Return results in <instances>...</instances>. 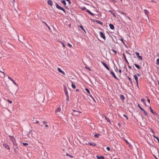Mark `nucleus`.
Masks as SVG:
<instances>
[{
	"mask_svg": "<svg viewBox=\"0 0 159 159\" xmlns=\"http://www.w3.org/2000/svg\"><path fill=\"white\" fill-rule=\"evenodd\" d=\"M13 148L14 150V152L16 153L18 152L19 147L18 146L17 143L16 142L13 143Z\"/></svg>",
	"mask_w": 159,
	"mask_h": 159,
	"instance_id": "obj_1",
	"label": "nucleus"
},
{
	"mask_svg": "<svg viewBox=\"0 0 159 159\" xmlns=\"http://www.w3.org/2000/svg\"><path fill=\"white\" fill-rule=\"evenodd\" d=\"M55 5L57 8L62 11L64 13H66L65 10L63 7L60 6L57 3H56Z\"/></svg>",
	"mask_w": 159,
	"mask_h": 159,
	"instance_id": "obj_2",
	"label": "nucleus"
},
{
	"mask_svg": "<svg viewBox=\"0 0 159 159\" xmlns=\"http://www.w3.org/2000/svg\"><path fill=\"white\" fill-rule=\"evenodd\" d=\"M8 136L10 140L13 143L16 142V139L13 136L9 135Z\"/></svg>",
	"mask_w": 159,
	"mask_h": 159,
	"instance_id": "obj_3",
	"label": "nucleus"
},
{
	"mask_svg": "<svg viewBox=\"0 0 159 159\" xmlns=\"http://www.w3.org/2000/svg\"><path fill=\"white\" fill-rule=\"evenodd\" d=\"M74 113H73L72 114L74 115L78 116L79 115L80 113H81V112L75 111V110H73Z\"/></svg>",
	"mask_w": 159,
	"mask_h": 159,
	"instance_id": "obj_4",
	"label": "nucleus"
},
{
	"mask_svg": "<svg viewBox=\"0 0 159 159\" xmlns=\"http://www.w3.org/2000/svg\"><path fill=\"white\" fill-rule=\"evenodd\" d=\"M102 63V65L104 66V67L108 70L110 71L109 68V67L106 64L103 62V61H101Z\"/></svg>",
	"mask_w": 159,
	"mask_h": 159,
	"instance_id": "obj_5",
	"label": "nucleus"
},
{
	"mask_svg": "<svg viewBox=\"0 0 159 159\" xmlns=\"http://www.w3.org/2000/svg\"><path fill=\"white\" fill-rule=\"evenodd\" d=\"M100 36L102 38H103L104 40H105L106 37L104 34L102 32H100Z\"/></svg>",
	"mask_w": 159,
	"mask_h": 159,
	"instance_id": "obj_6",
	"label": "nucleus"
},
{
	"mask_svg": "<svg viewBox=\"0 0 159 159\" xmlns=\"http://www.w3.org/2000/svg\"><path fill=\"white\" fill-rule=\"evenodd\" d=\"M57 70L59 72L61 73L62 74L64 75H66V74L64 71L62 70L60 68H57Z\"/></svg>",
	"mask_w": 159,
	"mask_h": 159,
	"instance_id": "obj_7",
	"label": "nucleus"
},
{
	"mask_svg": "<svg viewBox=\"0 0 159 159\" xmlns=\"http://www.w3.org/2000/svg\"><path fill=\"white\" fill-rule=\"evenodd\" d=\"M3 147H4L6 149H8L9 150H10V148L9 146L7 144L3 143Z\"/></svg>",
	"mask_w": 159,
	"mask_h": 159,
	"instance_id": "obj_8",
	"label": "nucleus"
},
{
	"mask_svg": "<svg viewBox=\"0 0 159 159\" xmlns=\"http://www.w3.org/2000/svg\"><path fill=\"white\" fill-rule=\"evenodd\" d=\"M110 74L112 75V76L115 79H117V78L115 73L112 71H110Z\"/></svg>",
	"mask_w": 159,
	"mask_h": 159,
	"instance_id": "obj_9",
	"label": "nucleus"
},
{
	"mask_svg": "<svg viewBox=\"0 0 159 159\" xmlns=\"http://www.w3.org/2000/svg\"><path fill=\"white\" fill-rule=\"evenodd\" d=\"M134 79L136 81V84H137V85H138V77L137 75H134Z\"/></svg>",
	"mask_w": 159,
	"mask_h": 159,
	"instance_id": "obj_10",
	"label": "nucleus"
},
{
	"mask_svg": "<svg viewBox=\"0 0 159 159\" xmlns=\"http://www.w3.org/2000/svg\"><path fill=\"white\" fill-rule=\"evenodd\" d=\"M70 81L71 82V83L72 87L73 88V89H75L76 88V86L75 84L72 81L70 80Z\"/></svg>",
	"mask_w": 159,
	"mask_h": 159,
	"instance_id": "obj_11",
	"label": "nucleus"
},
{
	"mask_svg": "<svg viewBox=\"0 0 159 159\" xmlns=\"http://www.w3.org/2000/svg\"><path fill=\"white\" fill-rule=\"evenodd\" d=\"M8 78L11 81H12V82H13V83L15 85H16L17 86V84H16V83L15 82V81H14V80L12 78H11V77L8 76Z\"/></svg>",
	"mask_w": 159,
	"mask_h": 159,
	"instance_id": "obj_12",
	"label": "nucleus"
},
{
	"mask_svg": "<svg viewBox=\"0 0 159 159\" xmlns=\"http://www.w3.org/2000/svg\"><path fill=\"white\" fill-rule=\"evenodd\" d=\"M88 144L90 145L91 146H96V144L94 143H91L89 142L88 143Z\"/></svg>",
	"mask_w": 159,
	"mask_h": 159,
	"instance_id": "obj_13",
	"label": "nucleus"
},
{
	"mask_svg": "<svg viewBox=\"0 0 159 159\" xmlns=\"http://www.w3.org/2000/svg\"><path fill=\"white\" fill-rule=\"evenodd\" d=\"M43 23L45 24V25L50 30H51L50 27L48 25L46 22L43 21Z\"/></svg>",
	"mask_w": 159,
	"mask_h": 159,
	"instance_id": "obj_14",
	"label": "nucleus"
},
{
	"mask_svg": "<svg viewBox=\"0 0 159 159\" xmlns=\"http://www.w3.org/2000/svg\"><path fill=\"white\" fill-rule=\"evenodd\" d=\"M48 3L49 5L51 6L52 5V1L51 0H48Z\"/></svg>",
	"mask_w": 159,
	"mask_h": 159,
	"instance_id": "obj_15",
	"label": "nucleus"
},
{
	"mask_svg": "<svg viewBox=\"0 0 159 159\" xmlns=\"http://www.w3.org/2000/svg\"><path fill=\"white\" fill-rule=\"evenodd\" d=\"M141 111H142L143 112V114H144L146 116H148V114L144 110V109H142Z\"/></svg>",
	"mask_w": 159,
	"mask_h": 159,
	"instance_id": "obj_16",
	"label": "nucleus"
},
{
	"mask_svg": "<svg viewBox=\"0 0 159 159\" xmlns=\"http://www.w3.org/2000/svg\"><path fill=\"white\" fill-rule=\"evenodd\" d=\"M86 11L92 16H94V14L89 10L87 9Z\"/></svg>",
	"mask_w": 159,
	"mask_h": 159,
	"instance_id": "obj_17",
	"label": "nucleus"
},
{
	"mask_svg": "<svg viewBox=\"0 0 159 159\" xmlns=\"http://www.w3.org/2000/svg\"><path fill=\"white\" fill-rule=\"evenodd\" d=\"M64 91L65 94H66V96L69 95L68 92H67V89L66 88H64Z\"/></svg>",
	"mask_w": 159,
	"mask_h": 159,
	"instance_id": "obj_18",
	"label": "nucleus"
},
{
	"mask_svg": "<svg viewBox=\"0 0 159 159\" xmlns=\"http://www.w3.org/2000/svg\"><path fill=\"white\" fill-rule=\"evenodd\" d=\"M109 26L110 28L111 29H112V30H114V26L112 24H110L109 25Z\"/></svg>",
	"mask_w": 159,
	"mask_h": 159,
	"instance_id": "obj_19",
	"label": "nucleus"
},
{
	"mask_svg": "<svg viewBox=\"0 0 159 159\" xmlns=\"http://www.w3.org/2000/svg\"><path fill=\"white\" fill-rule=\"evenodd\" d=\"M61 111V108L60 107H58L55 111L56 112H60Z\"/></svg>",
	"mask_w": 159,
	"mask_h": 159,
	"instance_id": "obj_20",
	"label": "nucleus"
},
{
	"mask_svg": "<svg viewBox=\"0 0 159 159\" xmlns=\"http://www.w3.org/2000/svg\"><path fill=\"white\" fill-rule=\"evenodd\" d=\"M124 140L126 142V143H127L129 146L130 147L131 146V144L128 142V141L125 139H124Z\"/></svg>",
	"mask_w": 159,
	"mask_h": 159,
	"instance_id": "obj_21",
	"label": "nucleus"
},
{
	"mask_svg": "<svg viewBox=\"0 0 159 159\" xmlns=\"http://www.w3.org/2000/svg\"><path fill=\"white\" fill-rule=\"evenodd\" d=\"M93 16V18H98L99 17V15H96L95 14H94V16Z\"/></svg>",
	"mask_w": 159,
	"mask_h": 159,
	"instance_id": "obj_22",
	"label": "nucleus"
},
{
	"mask_svg": "<svg viewBox=\"0 0 159 159\" xmlns=\"http://www.w3.org/2000/svg\"><path fill=\"white\" fill-rule=\"evenodd\" d=\"M61 2L65 6H66V2L65 0H63L62 1H61Z\"/></svg>",
	"mask_w": 159,
	"mask_h": 159,
	"instance_id": "obj_23",
	"label": "nucleus"
},
{
	"mask_svg": "<svg viewBox=\"0 0 159 159\" xmlns=\"http://www.w3.org/2000/svg\"><path fill=\"white\" fill-rule=\"evenodd\" d=\"M120 98L123 100H124L125 99V97L123 95H120Z\"/></svg>",
	"mask_w": 159,
	"mask_h": 159,
	"instance_id": "obj_24",
	"label": "nucleus"
},
{
	"mask_svg": "<svg viewBox=\"0 0 159 159\" xmlns=\"http://www.w3.org/2000/svg\"><path fill=\"white\" fill-rule=\"evenodd\" d=\"M81 28V29L84 32H85V33H86V32L85 30H84V29L83 28V26L81 25H80L79 26Z\"/></svg>",
	"mask_w": 159,
	"mask_h": 159,
	"instance_id": "obj_25",
	"label": "nucleus"
},
{
	"mask_svg": "<svg viewBox=\"0 0 159 159\" xmlns=\"http://www.w3.org/2000/svg\"><path fill=\"white\" fill-rule=\"evenodd\" d=\"M99 134H94V136L95 138H98L99 137Z\"/></svg>",
	"mask_w": 159,
	"mask_h": 159,
	"instance_id": "obj_26",
	"label": "nucleus"
},
{
	"mask_svg": "<svg viewBox=\"0 0 159 159\" xmlns=\"http://www.w3.org/2000/svg\"><path fill=\"white\" fill-rule=\"evenodd\" d=\"M135 66L138 69H140V66H139L137 65V64H134Z\"/></svg>",
	"mask_w": 159,
	"mask_h": 159,
	"instance_id": "obj_27",
	"label": "nucleus"
},
{
	"mask_svg": "<svg viewBox=\"0 0 159 159\" xmlns=\"http://www.w3.org/2000/svg\"><path fill=\"white\" fill-rule=\"evenodd\" d=\"M22 144L25 147H27L29 145L27 143H23Z\"/></svg>",
	"mask_w": 159,
	"mask_h": 159,
	"instance_id": "obj_28",
	"label": "nucleus"
},
{
	"mask_svg": "<svg viewBox=\"0 0 159 159\" xmlns=\"http://www.w3.org/2000/svg\"><path fill=\"white\" fill-rule=\"evenodd\" d=\"M85 90L87 91V92L89 94H90V91L87 88H85Z\"/></svg>",
	"mask_w": 159,
	"mask_h": 159,
	"instance_id": "obj_29",
	"label": "nucleus"
},
{
	"mask_svg": "<svg viewBox=\"0 0 159 159\" xmlns=\"http://www.w3.org/2000/svg\"><path fill=\"white\" fill-rule=\"evenodd\" d=\"M105 117L106 120L108 122H109V123L111 122V121L108 118H107L105 116Z\"/></svg>",
	"mask_w": 159,
	"mask_h": 159,
	"instance_id": "obj_30",
	"label": "nucleus"
},
{
	"mask_svg": "<svg viewBox=\"0 0 159 159\" xmlns=\"http://www.w3.org/2000/svg\"><path fill=\"white\" fill-rule=\"evenodd\" d=\"M156 64L157 65H159V58H158L157 60Z\"/></svg>",
	"mask_w": 159,
	"mask_h": 159,
	"instance_id": "obj_31",
	"label": "nucleus"
},
{
	"mask_svg": "<svg viewBox=\"0 0 159 159\" xmlns=\"http://www.w3.org/2000/svg\"><path fill=\"white\" fill-rule=\"evenodd\" d=\"M123 56H124V59H125V61L127 62H128V61H127V59L126 58V57H125V54H123Z\"/></svg>",
	"mask_w": 159,
	"mask_h": 159,
	"instance_id": "obj_32",
	"label": "nucleus"
},
{
	"mask_svg": "<svg viewBox=\"0 0 159 159\" xmlns=\"http://www.w3.org/2000/svg\"><path fill=\"white\" fill-rule=\"evenodd\" d=\"M141 101L144 103V104H145V100L144 98H142L141 100Z\"/></svg>",
	"mask_w": 159,
	"mask_h": 159,
	"instance_id": "obj_33",
	"label": "nucleus"
},
{
	"mask_svg": "<svg viewBox=\"0 0 159 159\" xmlns=\"http://www.w3.org/2000/svg\"><path fill=\"white\" fill-rule=\"evenodd\" d=\"M93 20V22H96L99 24V20Z\"/></svg>",
	"mask_w": 159,
	"mask_h": 159,
	"instance_id": "obj_34",
	"label": "nucleus"
},
{
	"mask_svg": "<svg viewBox=\"0 0 159 159\" xmlns=\"http://www.w3.org/2000/svg\"><path fill=\"white\" fill-rule=\"evenodd\" d=\"M66 155L67 156H69V157H70L71 158H73V156H71V155L68 154L67 153L66 154Z\"/></svg>",
	"mask_w": 159,
	"mask_h": 159,
	"instance_id": "obj_35",
	"label": "nucleus"
},
{
	"mask_svg": "<svg viewBox=\"0 0 159 159\" xmlns=\"http://www.w3.org/2000/svg\"><path fill=\"white\" fill-rule=\"evenodd\" d=\"M144 11L145 14H148V13H149V11L148 10H144Z\"/></svg>",
	"mask_w": 159,
	"mask_h": 159,
	"instance_id": "obj_36",
	"label": "nucleus"
},
{
	"mask_svg": "<svg viewBox=\"0 0 159 159\" xmlns=\"http://www.w3.org/2000/svg\"><path fill=\"white\" fill-rule=\"evenodd\" d=\"M81 9L83 10V11H85V10H87V9L85 7H83Z\"/></svg>",
	"mask_w": 159,
	"mask_h": 159,
	"instance_id": "obj_37",
	"label": "nucleus"
},
{
	"mask_svg": "<svg viewBox=\"0 0 159 159\" xmlns=\"http://www.w3.org/2000/svg\"><path fill=\"white\" fill-rule=\"evenodd\" d=\"M120 40L125 45V43L123 40V39L122 38H121Z\"/></svg>",
	"mask_w": 159,
	"mask_h": 159,
	"instance_id": "obj_38",
	"label": "nucleus"
},
{
	"mask_svg": "<svg viewBox=\"0 0 159 159\" xmlns=\"http://www.w3.org/2000/svg\"><path fill=\"white\" fill-rule=\"evenodd\" d=\"M135 53L136 54V55L138 57L139 56V52H135Z\"/></svg>",
	"mask_w": 159,
	"mask_h": 159,
	"instance_id": "obj_39",
	"label": "nucleus"
},
{
	"mask_svg": "<svg viewBox=\"0 0 159 159\" xmlns=\"http://www.w3.org/2000/svg\"><path fill=\"white\" fill-rule=\"evenodd\" d=\"M138 106L141 110L143 109L140 106L139 104H138Z\"/></svg>",
	"mask_w": 159,
	"mask_h": 159,
	"instance_id": "obj_40",
	"label": "nucleus"
},
{
	"mask_svg": "<svg viewBox=\"0 0 159 159\" xmlns=\"http://www.w3.org/2000/svg\"><path fill=\"white\" fill-rule=\"evenodd\" d=\"M66 1L68 2L69 4H71V2L70 0H66Z\"/></svg>",
	"mask_w": 159,
	"mask_h": 159,
	"instance_id": "obj_41",
	"label": "nucleus"
},
{
	"mask_svg": "<svg viewBox=\"0 0 159 159\" xmlns=\"http://www.w3.org/2000/svg\"><path fill=\"white\" fill-rule=\"evenodd\" d=\"M105 157L102 156H100V159H105Z\"/></svg>",
	"mask_w": 159,
	"mask_h": 159,
	"instance_id": "obj_42",
	"label": "nucleus"
},
{
	"mask_svg": "<svg viewBox=\"0 0 159 159\" xmlns=\"http://www.w3.org/2000/svg\"><path fill=\"white\" fill-rule=\"evenodd\" d=\"M123 116L125 117L126 118V119L127 120H128V117H127V116L125 114H123Z\"/></svg>",
	"mask_w": 159,
	"mask_h": 159,
	"instance_id": "obj_43",
	"label": "nucleus"
},
{
	"mask_svg": "<svg viewBox=\"0 0 159 159\" xmlns=\"http://www.w3.org/2000/svg\"><path fill=\"white\" fill-rule=\"evenodd\" d=\"M66 100H67V101H69V95L68 96H66Z\"/></svg>",
	"mask_w": 159,
	"mask_h": 159,
	"instance_id": "obj_44",
	"label": "nucleus"
},
{
	"mask_svg": "<svg viewBox=\"0 0 159 159\" xmlns=\"http://www.w3.org/2000/svg\"><path fill=\"white\" fill-rule=\"evenodd\" d=\"M141 60H142V57L141 56H139L138 57Z\"/></svg>",
	"mask_w": 159,
	"mask_h": 159,
	"instance_id": "obj_45",
	"label": "nucleus"
},
{
	"mask_svg": "<svg viewBox=\"0 0 159 159\" xmlns=\"http://www.w3.org/2000/svg\"><path fill=\"white\" fill-rule=\"evenodd\" d=\"M112 51L113 52H114L115 54H116V51L115 50H114V49H112Z\"/></svg>",
	"mask_w": 159,
	"mask_h": 159,
	"instance_id": "obj_46",
	"label": "nucleus"
},
{
	"mask_svg": "<svg viewBox=\"0 0 159 159\" xmlns=\"http://www.w3.org/2000/svg\"><path fill=\"white\" fill-rule=\"evenodd\" d=\"M68 44L70 47H71L72 45L69 43H68Z\"/></svg>",
	"mask_w": 159,
	"mask_h": 159,
	"instance_id": "obj_47",
	"label": "nucleus"
},
{
	"mask_svg": "<svg viewBox=\"0 0 159 159\" xmlns=\"http://www.w3.org/2000/svg\"><path fill=\"white\" fill-rule=\"evenodd\" d=\"M128 79L129 81L131 82V83H132V80L129 77H128Z\"/></svg>",
	"mask_w": 159,
	"mask_h": 159,
	"instance_id": "obj_48",
	"label": "nucleus"
},
{
	"mask_svg": "<svg viewBox=\"0 0 159 159\" xmlns=\"http://www.w3.org/2000/svg\"><path fill=\"white\" fill-rule=\"evenodd\" d=\"M107 149L108 151H109L110 150V148L109 147H107Z\"/></svg>",
	"mask_w": 159,
	"mask_h": 159,
	"instance_id": "obj_49",
	"label": "nucleus"
},
{
	"mask_svg": "<svg viewBox=\"0 0 159 159\" xmlns=\"http://www.w3.org/2000/svg\"><path fill=\"white\" fill-rule=\"evenodd\" d=\"M149 108L150 109V110H151V111L153 113V111L152 110V109L151 107H149Z\"/></svg>",
	"mask_w": 159,
	"mask_h": 159,
	"instance_id": "obj_50",
	"label": "nucleus"
},
{
	"mask_svg": "<svg viewBox=\"0 0 159 159\" xmlns=\"http://www.w3.org/2000/svg\"><path fill=\"white\" fill-rule=\"evenodd\" d=\"M7 101L11 104L12 103V101H11V100H8Z\"/></svg>",
	"mask_w": 159,
	"mask_h": 159,
	"instance_id": "obj_51",
	"label": "nucleus"
},
{
	"mask_svg": "<svg viewBox=\"0 0 159 159\" xmlns=\"http://www.w3.org/2000/svg\"><path fill=\"white\" fill-rule=\"evenodd\" d=\"M43 123L44 124H46L47 123V122L46 121H43Z\"/></svg>",
	"mask_w": 159,
	"mask_h": 159,
	"instance_id": "obj_52",
	"label": "nucleus"
},
{
	"mask_svg": "<svg viewBox=\"0 0 159 159\" xmlns=\"http://www.w3.org/2000/svg\"><path fill=\"white\" fill-rule=\"evenodd\" d=\"M85 67L86 68H87V69H89V70H90V69L89 68V67H87V66H85Z\"/></svg>",
	"mask_w": 159,
	"mask_h": 159,
	"instance_id": "obj_53",
	"label": "nucleus"
},
{
	"mask_svg": "<svg viewBox=\"0 0 159 159\" xmlns=\"http://www.w3.org/2000/svg\"><path fill=\"white\" fill-rule=\"evenodd\" d=\"M62 44V47H65V44L63 43V42H61Z\"/></svg>",
	"mask_w": 159,
	"mask_h": 159,
	"instance_id": "obj_54",
	"label": "nucleus"
},
{
	"mask_svg": "<svg viewBox=\"0 0 159 159\" xmlns=\"http://www.w3.org/2000/svg\"><path fill=\"white\" fill-rule=\"evenodd\" d=\"M153 136L154 138H156V139H157V138H158L155 135H153Z\"/></svg>",
	"mask_w": 159,
	"mask_h": 159,
	"instance_id": "obj_55",
	"label": "nucleus"
},
{
	"mask_svg": "<svg viewBox=\"0 0 159 159\" xmlns=\"http://www.w3.org/2000/svg\"><path fill=\"white\" fill-rule=\"evenodd\" d=\"M97 157L98 159H99V155H97Z\"/></svg>",
	"mask_w": 159,
	"mask_h": 159,
	"instance_id": "obj_56",
	"label": "nucleus"
},
{
	"mask_svg": "<svg viewBox=\"0 0 159 159\" xmlns=\"http://www.w3.org/2000/svg\"><path fill=\"white\" fill-rule=\"evenodd\" d=\"M2 73L3 74V76L4 77H5V73L4 72H3Z\"/></svg>",
	"mask_w": 159,
	"mask_h": 159,
	"instance_id": "obj_57",
	"label": "nucleus"
},
{
	"mask_svg": "<svg viewBox=\"0 0 159 159\" xmlns=\"http://www.w3.org/2000/svg\"><path fill=\"white\" fill-rule=\"evenodd\" d=\"M89 96H90L91 98H92L93 99L92 95L90 94H90H89Z\"/></svg>",
	"mask_w": 159,
	"mask_h": 159,
	"instance_id": "obj_58",
	"label": "nucleus"
},
{
	"mask_svg": "<svg viewBox=\"0 0 159 159\" xmlns=\"http://www.w3.org/2000/svg\"><path fill=\"white\" fill-rule=\"evenodd\" d=\"M136 75H137V76H140V74H139V73H137V74Z\"/></svg>",
	"mask_w": 159,
	"mask_h": 159,
	"instance_id": "obj_59",
	"label": "nucleus"
},
{
	"mask_svg": "<svg viewBox=\"0 0 159 159\" xmlns=\"http://www.w3.org/2000/svg\"><path fill=\"white\" fill-rule=\"evenodd\" d=\"M39 123V121H38V120H37L36 121V122H35V123L36 124H38Z\"/></svg>",
	"mask_w": 159,
	"mask_h": 159,
	"instance_id": "obj_60",
	"label": "nucleus"
},
{
	"mask_svg": "<svg viewBox=\"0 0 159 159\" xmlns=\"http://www.w3.org/2000/svg\"><path fill=\"white\" fill-rule=\"evenodd\" d=\"M45 127H49V126L48 125H44Z\"/></svg>",
	"mask_w": 159,
	"mask_h": 159,
	"instance_id": "obj_61",
	"label": "nucleus"
},
{
	"mask_svg": "<svg viewBox=\"0 0 159 159\" xmlns=\"http://www.w3.org/2000/svg\"><path fill=\"white\" fill-rule=\"evenodd\" d=\"M148 102L149 103H150V100H149V99H148Z\"/></svg>",
	"mask_w": 159,
	"mask_h": 159,
	"instance_id": "obj_62",
	"label": "nucleus"
},
{
	"mask_svg": "<svg viewBox=\"0 0 159 159\" xmlns=\"http://www.w3.org/2000/svg\"><path fill=\"white\" fill-rule=\"evenodd\" d=\"M119 72H120V73H121V70L120 69V70H119Z\"/></svg>",
	"mask_w": 159,
	"mask_h": 159,
	"instance_id": "obj_63",
	"label": "nucleus"
},
{
	"mask_svg": "<svg viewBox=\"0 0 159 159\" xmlns=\"http://www.w3.org/2000/svg\"><path fill=\"white\" fill-rule=\"evenodd\" d=\"M157 140L158 141V142L159 143V139L158 138H157Z\"/></svg>",
	"mask_w": 159,
	"mask_h": 159,
	"instance_id": "obj_64",
	"label": "nucleus"
}]
</instances>
